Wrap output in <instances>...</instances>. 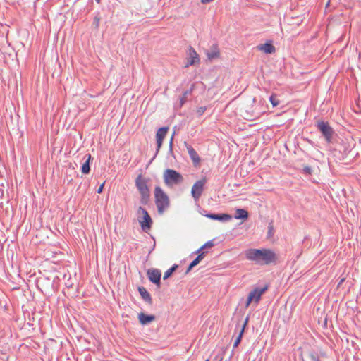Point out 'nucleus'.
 <instances>
[{
	"label": "nucleus",
	"instance_id": "nucleus-1",
	"mask_svg": "<svg viewBox=\"0 0 361 361\" xmlns=\"http://www.w3.org/2000/svg\"><path fill=\"white\" fill-rule=\"evenodd\" d=\"M245 258L247 260L253 261L257 264L268 265L276 264L278 261L277 255L271 249H247L245 252Z\"/></svg>",
	"mask_w": 361,
	"mask_h": 361
},
{
	"label": "nucleus",
	"instance_id": "nucleus-2",
	"mask_svg": "<svg viewBox=\"0 0 361 361\" xmlns=\"http://www.w3.org/2000/svg\"><path fill=\"white\" fill-rule=\"evenodd\" d=\"M154 198L158 213L162 214L170 205L169 198L159 186L154 188Z\"/></svg>",
	"mask_w": 361,
	"mask_h": 361
},
{
	"label": "nucleus",
	"instance_id": "nucleus-3",
	"mask_svg": "<svg viewBox=\"0 0 361 361\" xmlns=\"http://www.w3.org/2000/svg\"><path fill=\"white\" fill-rule=\"evenodd\" d=\"M135 185L140 194V202L142 204H147L150 198V192L147 186V180L144 178L141 174L135 179Z\"/></svg>",
	"mask_w": 361,
	"mask_h": 361
},
{
	"label": "nucleus",
	"instance_id": "nucleus-4",
	"mask_svg": "<svg viewBox=\"0 0 361 361\" xmlns=\"http://www.w3.org/2000/svg\"><path fill=\"white\" fill-rule=\"evenodd\" d=\"M163 178L164 183L168 187L180 184L183 181V177L179 172L170 169L164 171Z\"/></svg>",
	"mask_w": 361,
	"mask_h": 361
},
{
	"label": "nucleus",
	"instance_id": "nucleus-5",
	"mask_svg": "<svg viewBox=\"0 0 361 361\" xmlns=\"http://www.w3.org/2000/svg\"><path fill=\"white\" fill-rule=\"evenodd\" d=\"M316 126L322 135L324 136L327 143H331L334 134V129L329 126L328 122L319 121L316 123Z\"/></svg>",
	"mask_w": 361,
	"mask_h": 361
},
{
	"label": "nucleus",
	"instance_id": "nucleus-6",
	"mask_svg": "<svg viewBox=\"0 0 361 361\" xmlns=\"http://www.w3.org/2000/svg\"><path fill=\"white\" fill-rule=\"evenodd\" d=\"M267 288V286H265L263 288L257 287L254 288L247 296L246 307H248L252 301H255V302L257 304L259 302L262 295L265 293Z\"/></svg>",
	"mask_w": 361,
	"mask_h": 361
},
{
	"label": "nucleus",
	"instance_id": "nucleus-7",
	"mask_svg": "<svg viewBox=\"0 0 361 361\" xmlns=\"http://www.w3.org/2000/svg\"><path fill=\"white\" fill-rule=\"evenodd\" d=\"M137 213H141L143 215L142 220H139V222L140 224L142 229L145 232H147L149 230H150L152 224V219L151 216H149L147 211L142 207H140L138 208Z\"/></svg>",
	"mask_w": 361,
	"mask_h": 361
},
{
	"label": "nucleus",
	"instance_id": "nucleus-8",
	"mask_svg": "<svg viewBox=\"0 0 361 361\" xmlns=\"http://www.w3.org/2000/svg\"><path fill=\"white\" fill-rule=\"evenodd\" d=\"M207 180L205 178H202L197 181H196L192 187L191 195L192 197L195 200H198L201 197L202 192L204 190V187Z\"/></svg>",
	"mask_w": 361,
	"mask_h": 361
},
{
	"label": "nucleus",
	"instance_id": "nucleus-9",
	"mask_svg": "<svg viewBox=\"0 0 361 361\" xmlns=\"http://www.w3.org/2000/svg\"><path fill=\"white\" fill-rule=\"evenodd\" d=\"M168 130H169V127H161V128H159L158 130L157 131V133H156V141H157L156 153H155L154 156L153 157V158L152 159L150 162H152L153 161V159L156 157V156L159 153Z\"/></svg>",
	"mask_w": 361,
	"mask_h": 361
},
{
	"label": "nucleus",
	"instance_id": "nucleus-10",
	"mask_svg": "<svg viewBox=\"0 0 361 361\" xmlns=\"http://www.w3.org/2000/svg\"><path fill=\"white\" fill-rule=\"evenodd\" d=\"M183 145L188 151V155L192 160L193 166L195 167L199 166L201 162V159L197 152L192 147V146L188 144L186 141L184 142Z\"/></svg>",
	"mask_w": 361,
	"mask_h": 361
},
{
	"label": "nucleus",
	"instance_id": "nucleus-11",
	"mask_svg": "<svg viewBox=\"0 0 361 361\" xmlns=\"http://www.w3.org/2000/svg\"><path fill=\"white\" fill-rule=\"evenodd\" d=\"M147 274L149 280L159 288L161 285V271L157 269H149Z\"/></svg>",
	"mask_w": 361,
	"mask_h": 361
},
{
	"label": "nucleus",
	"instance_id": "nucleus-12",
	"mask_svg": "<svg viewBox=\"0 0 361 361\" xmlns=\"http://www.w3.org/2000/svg\"><path fill=\"white\" fill-rule=\"evenodd\" d=\"M189 58L188 59L187 63H186V67H188L190 66H193L196 63H199L200 61V59L199 57V55L196 52L195 49L192 47H189V51H188Z\"/></svg>",
	"mask_w": 361,
	"mask_h": 361
},
{
	"label": "nucleus",
	"instance_id": "nucleus-13",
	"mask_svg": "<svg viewBox=\"0 0 361 361\" xmlns=\"http://www.w3.org/2000/svg\"><path fill=\"white\" fill-rule=\"evenodd\" d=\"M205 216L213 219V220H219L221 221H227L232 219V216L228 214H213L209 213L204 214Z\"/></svg>",
	"mask_w": 361,
	"mask_h": 361
},
{
	"label": "nucleus",
	"instance_id": "nucleus-14",
	"mask_svg": "<svg viewBox=\"0 0 361 361\" xmlns=\"http://www.w3.org/2000/svg\"><path fill=\"white\" fill-rule=\"evenodd\" d=\"M156 317L153 314H146L143 312L138 314L139 322L143 326L149 324L152 322L154 321Z\"/></svg>",
	"mask_w": 361,
	"mask_h": 361
},
{
	"label": "nucleus",
	"instance_id": "nucleus-15",
	"mask_svg": "<svg viewBox=\"0 0 361 361\" xmlns=\"http://www.w3.org/2000/svg\"><path fill=\"white\" fill-rule=\"evenodd\" d=\"M219 49L217 44H212L210 49L206 51L207 56L209 60L218 58L219 56Z\"/></svg>",
	"mask_w": 361,
	"mask_h": 361
},
{
	"label": "nucleus",
	"instance_id": "nucleus-16",
	"mask_svg": "<svg viewBox=\"0 0 361 361\" xmlns=\"http://www.w3.org/2000/svg\"><path fill=\"white\" fill-rule=\"evenodd\" d=\"M138 292L141 296V298L145 300L146 302H147L149 305L152 304V298L151 297V295L149 293L147 290V289L145 287H139L138 288Z\"/></svg>",
	"mask_w": 361,
	"mask_h": 361
},
{
	"label": "nucleus",
	"instance_id": "nucleus-17",
	"mask_svg": "<svg viewBox=\"0 0 361 361\" xmlns=\"http://www.w3.org/2000/svg\"><path fill=\"white\" fill-rule=\"evenodd\" d=\"M258 49L261 51H263L266 54H273L276 51L274 46L270 42L260 44L258 46Z\"/></svg>",
	"mask_w": 361,
	"mask_h": 361
},
{
	"label": "nucleus",
	"instance_id": "nucleus-18",
	"mask_svg": "<svg viewBox=\"0 0 361 361\" xmlns=\"http://www.w3.org/2000/svg\"><path fill=\"white\" fill-rule=\"evenodd\" d=\"M85 158H86V160H85V163H83L81 166V171L83 174H88L90 171V160L92 159L91 154H87L85 156Z\"/></svg>",
	"mask_w": 361,
	"mask_h": 361
},
{
	"label": "nucleus",
	"instance_id": "nucleus-19",
	"mask_svg": "<svg viewBox=\"0 0 361 361\" xmlns=\"http://www.w3.org/2000/svg\"><path fill=\"white\" fill-rule=\"evenodd\" d=\"M195 88V83L192 84L190 89L184 92L183 96L180 99V106L181 107L188 100V97L192 94V92Z\"/></svg>",
	"mask_w": 361,
	"mask_h": 361
},
{
	"label": "nucleus",
	"instance_id": "nucleus-20",
	"mask_svg": "<svg viewBox=\"0 0 361 361\" xmlns=\"http://www.w3.org/2000/svg\"><path fill=\"white\" fill-rule=\"evenodd\" d=\"M248 212L244 209H237L234 215L236 219H247L248 218Z\"/></svg>",
	"mask_w": 361,
	"mask_h": 361
},
{
	"label": "nucleus",
	"instance_id": "nucleus-21",
	"mask_svg": "<svg viewBox=\"0 0 361 361\" xmlns=\"http://www.w3.org/2000/svg\"><path fill=\"white\" fill-rule=\"evenodd\" d=\"M248 319H249L248 317H247L245 319V322L243 324V327H242V329H241V330H240V331L239 333V335L238 336V337L236 338V339H235V342L233 343V348H234L238 347V345H239V343L241 341L242 336H243V332H244V329H245V326H246V325H247V324L248 322Z\"/></svg>",
	"mask_w": 361,
	"mask_h": 361
},
{
	"label": "nucleus",
	"instance_id": "nucleus-22",
	"mask_svg": "<svg viewBox=\"0 0 361 361\" xmlns=\"http://www.w3.org/2000/svg\"><path fill=\"white\" fill-rule=\"evenodd\" d=\"M206 253L207 252H202L201 253H200L197 256V257L191 262L192 266H197L200 262V261L204 257Z\"/></svg>",
	"mask_w": 361,
	"mask_h": 361
},
{
	"label": "nucleus",
	"instance_id": "nucleus-23",
	"mask_svg": "<svg viewBox=\"0 0 361 361\" xmlns=\"http://www.w3.org/2000/svg\"><path fill=\"white\" fill-rule=\"evenodd\" d=\"M178 268V265L173 264L171 268L166 270L164 275V279H166L171 276V274L176 271Z\"/></svg>",
	"mask_w": 361,
	"mask_h": 361
},
{
	"label": "nucleus",
	"instance_id": "nucleus-24",
	"mask_svg": "<svg viewBox=\"0 0 361 361\" xmlns=\"http://www.w3.org/2000/svg\"><path fill=\"white\" fill-rule=\"evenodd\" d=\"M269 101H270L271 104H272L273 107H276L280 104V102L277 99L276 94H272L269 97Z\"/></svg>",
	"mask_w": 361,
	"mask_h": 361
},
{
	"label": "nucleus",
	"instance_id": "nucleus-25",
	"mask_svg": "<svg viewBox=\"0 0 361 361\" xmlns=\"http://www.w3.org/2000/svg\"><path fill=\"white\" fill-rule=\"evenodd\" d=\"M100 16H99V13H97L95 16L94 17V19H93V25L95 27L96 29H98L99 27V23H100Z\"/></svg>",
	"mask_w": 361,
	"mask_h": 361
},
{
	"label": "nucleus",
	"instance_id": "nucleus-26",
	"mask_svg": "<svg viewBox=\"0 0 361 361\" xmlns=\"http://www.w3.org/2000/svg\"><path fill=\"white\" fill-rule=\"evenodd\" d=\"M274 233V228L273 222L271 221L270 223H269V225H268L267 237L270 238V237L273 236Z\"/></svg>",
	"mask_w": 361,
	"mask_h": 361
},
{
	"label": "nucleus",
	"instance_id": "nucleus-27",
	"mask_svg": "<svg viewBox=\"0 0 361 361\" xmlns=\"http://www.w3.org/2000/svg\"><path fill=\"white\" fill-rule=\"evenodd\" d=\"M302 172L305 175H311L312 173V169L310 166H305L302 169Z\"/></svg>",
	"mask_w": 361,
	"mask_h": 361
},
{
	"label": "nucleus",
	"instance_id": "nucleus-28",
	"mask_svg": "<svg viewBox=\"0 0 361 361\" xmlns=\"http://www.w3.org/2000/svg\"><path fill=\"white\" fill-rule=\"evenodd\" d=\"M310 357L311 361H320L319 355L317 353H314V352L311 353L310 354Z\"/></svg>",
	"mask_w": 361,
	"mask_h": 361
},
{
	"label": "nucleus",
	"instance_id": "nucleus-29",
	"mask_svg": "<svg viewBox=\"0 0 361 361\" xmlns=\"http://www.w3.org/2000/svg\"><path fill=\"white\" fill-rule=\"evenodd\" d=\"M214 246L213 240H209L202 246V249L210 248Z\"/></svg>",
	"mask_w": 361,
	"mask_h": 361
},
{
	"label": "nucleus",
	"instance_id": "nucleus-30",
	"mask_svg": "<svg viewBox=\"0 0 361 361\" xmlns=\"http://www.w3.org/2000/svg\"><path fill=\"white\" fill-rule=\"evenodd\" d=\"M205 111H206V107L205 106H200L197 109V113L200 115H202Z\"/></svg>",
	"mask_w": 361,
	"mask_h": 361
},
{
	"label": "nucleus",
	"instance_id": "nucleus-31",
	"mask_svg": "<svg viewBox=\"0 0 361 361\" xmlns=\"http://www.w3.org/2000/svg\"><path fill=\"white\" fill-rule=\"evenodd\" d=\"M174 134L175 133H173V134L172 135V136L171 137L170 142H169V149H170V151H172V149H173V140Z\"/></svg>",
	"mask_w": 361,
	"mask_h": 361
},
{
	"label": "nucleus",
	"instance_id": "nucleus-32",
	"mask_svg": "<svg viewBox=\"0 0 361 361\" xmlns=\"http://www.w3.org/2000/svg\"><path fill=\"white\" fill-rule=\"evenodd\" d=\"M104 183H103L102 184H101L99 187V188L97 190V193H102V191H103V189H104Z\"/></svg>",
	"mask_w": 361,
	"mask_h": 361
},
{
	"label": "nucleus",
	"instance_id": "nucleus-33",
	"mask_svg": "<svg viewBox=\"0 0 361 361\" xmlns=\"http://www.w3.org/2000/svg\"><path fill=\"white\" fill-rule=\"evenodd\" d=\"M195 266H192V262L190 264V265L188 266L186 271H185V274H188L190 272V271Z\"/></svg>",
	"mask_w": 361,
	"mask_h": 361
},
{
	"label": "nucleus",
	"instance_id": "nucleus-34",
	"mask_svg": "<svg viewBox=\"0 0 361 361\" xmlns=\"http://www.w3.org/2000/svg\"><path fill=\"white\" fill-rule=\"evenodd\" d=\"M213 1L214 0H201V3L205 4H209V3H210V2Z\"/></svg>",
	"mask_w": 361,
	"mask_h": 361
},
{
	"label": "nucleus",
	"instance_id": "nucleus-35",
	"mask_svg": "<svg viewBox=\"0 0 361 361\" xmlns=\"http://www.w3.org/2000/svg\"><path fill=\"white\" fill-rule=\"evenodd\" d=\"M203 250H204V249H202V246H201V247H200V248H199V249L195 252V253L199 255L200 253H201L202 252H203V251H202Z\"/></svg>",
	"mask_w": 361,
	"mask_h": 361
},
{
	"label": "nucleus",
	"instance_id": "nucleus-36",
	"mask_svg": "<svg viewBox=\"0 0 361 361\" xmlns=\"http://www.w3.org/2000/svg\"><path fill=\"white\" fill-rule=\"evenodd\" d=\"M97 3L99 4L101 2V0H95Z\"/></svg>",
	"mask_w": 361,
	"mask_h": 361
},
{
	"label": "nucleus",
	"instance_id": "nucleus-37",
	"mask_svg": "<svg viewBox=\"0 0 361 361\" xmlns=\"http://www.w3.org/2000/svg\"><path fill=\"white\" fill-rule=\"evenodd\" d=\"M205 361H209V359H207Z\"/></svg>",
	"mask_w": 361,
	"mask_h": 361
},
{
	"label": "nucleus",
	"instance_id": "nucleus-38",
	"mask_svg": "<svg viewBox=\"0 0 361 361\" xmlns=\"http://www.w3.org/2000/svg\"><path fill=\"white\" fill-rule=\"evenodd\" d=\"M220 361H221V360Z\"/></svg>",
	"mask_w": 361,
	"mask_h": 361
}]
</instances>
